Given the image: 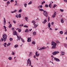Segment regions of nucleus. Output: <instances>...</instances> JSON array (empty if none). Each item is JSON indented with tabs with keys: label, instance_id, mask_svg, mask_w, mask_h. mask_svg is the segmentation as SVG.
I'll list each match as a JSON object with an SVG mask.
<instances>
[{
	"label": "nucleus",
	"instance_id": "obj_9",
	"mask_svg": "<svg viewBox=\"0 0 67 67\" xmlns=\"http://www.w3.org/2000/svg\"><path fill=\"white\" fill-rule=\"evenodd\" d=\"M6 24V20H5V18H4V21H3V24L5 25Z\"/></svg>",
	"mask_w": 67,
	"mask_h": 67
},
{
	"label": "nucleus",
	"instance_id": "obj_24",
	"mask_svg": "<svg viewBox=\"0 0 67 67\" xmlns=\"http://www.w3.org/2000/svg\"><path fill=\"white\" fill-rule=\"evenodd\" d=\"M64 46L65 47H66H66H67V44H64Z\"/></svg>",
	"mask_w": 67,
	"mask_h": 67
},
{
	"label": "nucleus",
	"instance_id": "obj_13",
	"mask_svg": "<svg viewBox=\"0 0 67 67\" xmlns=\"http://www.w3.org/2000/svg\"><path fill=\"white\" fill-rule=\"evenodd\" d=\"M6 45H7V43H5L3 44V46H4V47H6Z\"/></svg>",
	"mask_w": 67,
	"mask_h": 67
},
{
	"label": "nucleus",
	"instance_id": "obj_55",
	"mask_svg": "<svg viewBox=\"0 0 67 67\" xmlns=\"http://www.w3.org/2000/svg\"><path fill=\"white\" fill-rule=\"evenodd\" d=\"M37 53H38V52L37 51L35 55H37Z\"/></svg>",
	"mask_w": 67,
	"mask_h": 67
},
{
	"label": "nucleus",
	"instance_id": "obj_21",
	"mask_svg": "<svg viewBox=\"0 0 67 67\" xmlns=\"http://www.w3.org/2000/svg\"><path fill=\"white\" fill-rule=\"evenodd\" d=\"M24 6L25 8L26 7H27V4L25 3L24 4Z\"/></svg>",
	"mask_w": 67,
	"mask_h": 67
},
{
	"label": "nucleus",
	"instance_id": "obj_23",
	"mask_svg": "<svg viewBox=\"0 0 67 67\" xmlns=\"http://www.w3.org/2000/svg\"><path fill=\"white\" fill-rule=\"evenodd\" d=\"M9 60H12V57H9Z\"/></svg>",
	"mask_w": 67,
	"mask_h": 67
},
{
	"label": "nucleus",
	"instance_id": "obj_63",
	"mask_svg": "<svg viewBox=\"0 0 67 67\" xmlns=\"http://www.w3.org/2000/svg\"><path fill=\"white\" fill-rule=\"evenodd\" d=\"M48 21L49 22V18H48Z\"/></svg>",
	"mask_w": 67,
	"mask_h": 67
},
{
	"label": "nucleus",
	"instance_id": "obj_7",
	"mask_svg": "<svg viewBox=\"0 0 67 67\" xmlns=\"http://www.w3.org/2000/svg\"><path fill=\"white\" fill-rule=\"evenodd\" d=\"M53 58H54V60H55L57 61V62H60V60H59V59L53 57Z\"/></svg>",
	"mask_w": 67,
	"mask_h": 67
},
{
	"label": "nucleus",
	"instance_id": "obj_12",
	"mask_svg": "<svg viewBox=\"0 0 67 67\" xmlns=\"http://www.w3.org/2000/svg\"><path fill=\"white\" fill-rule=\"evenodd\" d=\"M56 46L54 45L52 47V49H55V48H56Z\"/></svg>",
	"mask_w": 67,
	"mask_h": 67
},
{
	"label": "nucleus",
	"instance_id": "obj_16",
	"mask_svg": "<svg viewBox=\"0 0 67 67\" xmlns=\"http://www.w3.org/2000/svg\"><path fill=\"white\" fill-rule=\"evenodd\" d=\"M61 53L62 55H64L65 52H63L61 51Z\"/></svg>",
	"mask_w": 67,
	"mask_h": 67
},
{
	"label": "nucleus",
	"instance_id": "obj_11",
	"mask_svg": "<svg viewBox=\"0 0 67 67\" xmlns=\"http://www.w3.org/2000/svg\"><path fill=\"white\" fill-rule=\"evenodd\" d=\"M56 12H55L52 16L53 18H54L56 16Z\"/></svg>",
	"mask_w": 67,
	"mask_h": 67
},
{
	"label": "nucleus",
	"instance_id": "obj_36",
	"mask_svg": "<svg viewBox=\"0 0 67 67\" xmlns=\"http://www.w3.org/2000/svg\"><path fill=\"white\" fill-rule=\"evenodd\" d=\"M45 3V1H44L42 2V3L41 4H44V3Z\"/></svg>",
	"mask_w": 67,
	"mask_h": 67
},
{
	"label": "nucleus",
	"instance_id": "obj_22",
	"mask_svg": "<svg viewBox=\"0 0 67 67\" xmlns=\"http://www.w3.org/2000/svg\"><path fill=\"white\" fill-rule=\"evenodd\" d=\"M60 33L61 34H63V31H60Z\"/></svg>",
	"mask_w": 67,
	"mask_h": 67
},
{
	"label": "nucleus",
	"instance_id": "obj_34",
	"mask_svg": "<svg viewBox=\"0 0 67 67\" xmlns=\"http://www.w3.org/2000/svg\"><path fill=\"white\" fill-rule=\"evenodd\" d=\"M13 40V39L12 38H10L9 39V40H10V41H12Z\"/></svg>",
	"mask_w": 67,
	"mask_h": 67
},
{
	"label": "nucleus",
	"instance_id": "obj_61",
	"mask_svg": "<svg viewBox=\"0 0 67 67\" xmlns=\"http://www.w3.org/2000/svg\"><path fill=\"white\" fill-rule=\"evenodd\" d=\"M42 5H40V7L41 8H42Z\"/></svg>",
	"mask_w": 67,
	"mask_h": 67
},
{
	"label": "nucleus",
	"instance_id": "obj_38",
	"mask_svg": "<svg viewBox=\"0 0 67 67\" xmlns=\"http://www.w3.org/2000/svg\"><path fill=\"white\" fill-rule=\"evenodd\" d=\"M56 6H57V5L55 4L54 5L53 7V8H55V7H56Z\"/></svg>",
	"mask_w": 67,
	"mask_h": 67
},
{
	"label": "nucleus",
	"instance_id": "obj_4",
	"mask_svg": "<svg viewBox=\"0 0 67 67\" xmlns=\"http://www.w3.org/2000/svg\"><path fill=\"white\" fill-rule=\"evenodd\" d=\"M31 65L32 63H31V61L30 60V59H28L27 60V66H28V65L29 64Z\"/></svg>",
	"mask_w": 67,
	"mask_h": 67
},
{
	"label": "nucleus",
	"instance_id": "obj_29",
	"mask_svg": "<svg viewBox=\"0 0 67 67\" xmlns=\"http://www.w3.org/2000/svg\"><path fill=\"white\" fill-rule=\"evenodd\" d=\"M32 4V1H30V2H29V3H28V4Z\"/></svg>",
	"mask_w": 67,
	"mask_h": 67
},
{
	"label": "nucleus",
	"instance_id": "obj_53",
	"mask_svg": "<svg viewBox=\"0 0 67 67\" xmlns=\"http://www.w3.org/2000/svg\"><path fill=\"white\" fill-rule=\"evenodd\" d=\"M42 49V48H40L39 49V50H40V51H41Z\"/></svg>",
	"mask_w": 67,
	"mask_h": 67
},
{
	"label": "nucleus",
	"instance_id": "obj_20",
	"mask_svg": "<svg viewBox=\"0 0 67 67\" xmlns=\"http://www.w3.org/2000/svg\"><path fill=\"white\" fill-rule=\"evenodd\" d=\"M18 45L16 44L14 46V47H15V48H16V47H18Z\"/></svg>",
	"mask_w": 67,
	"mask_h": 67
},
{
	"label": "nucleus",
	"instance_id": "obj_64",
	"mask_svg": "<svg viewBox=\"0 0 67 67\" xmlns=\"http://www.w3.org/2000/svg\"><path fill=\"white\" fill-rule=\"evenodd\" d=\"M11 45V43H9V45Z\"/></svg>",
	"mask_w": 67,
	"mask_h": 67
},
{
	"label": "nucleus",
	"instance_id": "obj_15",
	"mask_svg": "<svg viewBox=\"0 0 67 67\" xmlns=\"http://www.w3.org/2000/svg\"><path fill=\"white\" fill-rule=\"evenodd\" d=\"M48 26L49 27V28H50L51 27V23H49L48 24Z\"/></svg>",
	"mask_w": 67,
	"mask_h": 67
},
{
	"label": "nucleus",
	"instance_id": "obj_10",
	"mask_svg": "<svg viewBox=\"0 0 67 67\" xmlns=\"http://www.w3.org/2000/svg\"><path fill=\"white\" fill-rule=\"evenodd\" d=\"M27 41L28 42H30L31 41V38H27Z\"/></svg>",
	"mask_w": 67,
	"mask_h": 67
},
{
	"label": "nucleus",
	"instance_id": "obj_39",
	"mask_svg": "<svg viewBox=\"0 0 67 67\" xmlns=\"http://www.w3.org/2000/svg\"><path fill=\"white\" fill-rule=\"evenodd\" d=\"M49 8H51V4H50L49 5Z\"/></svg>",
	"mask_w": 67,
	"mask_h": 67
},
{
	"label": "nucleus",
	"instance_id": "obj_28",
	"mask_svg": "<svg viewBox=\"0 0 67 67\" xmlns=\"http://www.w3.org/2000/svg\"><path fill=\"white\" fill-rule=\"evenodd\" d=\"M15 16V17H16V18H17V19H18V18H19V16L18 15H16Z\"/></svg>",
	"mask_w": 67,
	"mask_h": 67
},
{
	"label": "nucleus",
	"instance_id": "obj_48",
	"mask_svg": "<svg viewBox=\"0 0 67 67\" xmlns=\"http://www.w3.org/2000/svg\"><path fill=\"white\" fill-rule=\"evenodd\" d=\"M12 30L13 31H14V28H12Z\"/></svg>",
	"mask_w": 67,
	"mask_h": 67
},
{
	"label": "nucleus",
	"instance_id": "obj_18",
	"mask_svg": "<svg viewBox=\"0 0 67 67\" xmlns=\"http://www.w3.org/2000/svg\"><path fill=\"white\" fill-rule=\"evenodd\" d=\"M21 40L23 42V43H24V42H25V41H24V40L23 39V38H21Z\"/></svg>",
	"mask_w": 67,
	"mask_h": 67
},
{
	"label": "nucleus",
	"instance_id": "obj_51",
	"mask_svg": "<svg viewBox=\"0 0 67 67\" xmlns=\"http://www.w3.org/2000/svg\"><path fill=\"white\" fill-rule=\"evenodd\" d=\"M65 2H67V0H64Z\"/></svg>",
	"mask_w": 67,
	"mask_h": 67
},
{
	"label": "nucleus",
	"instance_id": "obj_26",
	"mask_svg": "<svg viewBox=\"0 0 67 67\" xmlns=\"http://www.w3.org/2000/svg\"><path fill=\"white\" fill-rule=\"evenodd\" d=\"M39 55H40V54H38L36 55V57H38L39 56Z\"/></svg>",
	"mask_w": 67,
	"mask_h": 67
},
{
	"label": "nucleus",
	"instance_id": "obj_58",
	"mask_svg": "<svg viewBox=\"0 0 67 67\" xmlns=\"http://www.w3.org/2000/svg\"><path fill=\"white\" fill-rule=\"evenodd\" d=\"M13 55H14V53L13 52V54H12Z\"/></svg>",
	"mask_w": 67,
	"mask_h": 67
},
{
	"label": "nucleus",
	"instance_id": "obj_52",
	"mask_svg": "<svg viewBox=\"0 0 67 67\" xmlns=\"http://www.w3.org/2000/svg\"><path fill=\"white\" fill-rule=\"evenodd\" d=\"M45 49V47H43L42 48V49Z\"/></svg>",
	"mask_w": 67,
	"mask_h": 67
},
{
	"label": "nucleus",
	"instance_id": "obj_2",
	"mask_svg": "<svg viewBox=\"0 0 67 67\" xmlns=\"http://www.w3.org/2000/svg\"><path fill=\"white\" fill-rule=\"evenodd\" d=\"M3 37L4 39V42H5L7 38V35L5 34L3 35Z\"/></svg>",
	"mask_w": 67,
	"mask_h": 67
},
{
	"label": "nucleus",
	"instance_id": "obj_33",
	"mask_svg": "<svg viewBox=\"0 0 67 67\" xmlns=\"http://www.w3.org/2000/svg\"><path fill=\"white\" fill-rule=\"evenodd\" d=\"M47 22V21L46 20H45L44 21H43V22L44 23V24H45V23H46V22Z\"/></svg>",
	"mask_w": 67,
	"mask_h": 67
},
{
	"label": "nucleus",
	"instance_id": "obj_60",
	"mask_svg": "<svg viewBox=\"0 0 67 67\" xmlns=\"http://www.w3.org/2000/svg\"><path fill=\"white\" fill-rule=\"evenodd\" d=\"M54 24V22H52L51 23V25H53Z\"/></svg>",
	"mask_w": 67,
	"mask_h": 67
},
{
	"label": "nucleus",
	"instance_id": "obj_59",
	"mask_svg": "<svg viewBox=\"0 0 67 67\" xmlns=\"http://www.w3.org/2000/svg\"><path fill=\"white\" fill-rule=\"evenodd\" d=\"M37 26H38V25H36V26H35V28H36V27H37Z\"/></svg>",
	"mask_w": 67,
	"mask_h": 67
},
{
	"label": "nucleus",
	"instance_id": "obj_45",
	"mask_svg": "<svg viewBox=\"0 0 67 67\" xmlns=\"http://www.w3.org/2000/svg\"><path fill=\"white\" fill-rule=\"evenodd\" d=\"M7 5H9V1H7Z\"/></svg>",
	"mask_w": 67,
	"mask_h": 67
},
{
	"label": "nucleus",
	"instance_id": "obj_50",
	"mask_svg": "<svg viewBox=\"0 0 67 67\" xmlns=\"http://www.w3.org/2000/svg\"><path fill=\"white\" fill-rule=\"evenodd\" d=\"M13 22L14 23H16V22L14 20L13 21Z\"/></svg>",
	"mask_w": 67,
	"mask_h": 67
},
{
	"label": "nucleus",
	"instance_id": "obj_40",
	"mask_svg": "<svg viewBox=\"0 0 67 67\" xmlns=\"http://www.w3.org/2000/svg\"><path fill=\"white\" fill-rule=\"evenodd\" d=\"M40 11H43V10L42 9H40Z\"/></svg>",
	"mask_w": 67,
	"mask_h": 67
},
{
	"label": "nucleus",
	"instance_id": "obj_19",
	"mask_svg": "<svg viewBox=\"0 0 67 67\" xmlns=\"http://www.w3.org/2000/svg\"><path fill=\"white\" fill-rule=\"evenodd\" d=\"M25 32H29V30H28V29H27L25 31Z\"/></svg>",
	"mask_w": 67,
	"mask_h": 67
},
{
	"label": "nucleus",
	"instance_id": "obj_57",
	"mask_svg": "<svg viewBox=\"0 0 67 67\" xmlns=\"http://www.w3.org/2000/svg\"><path fill=\"white\" fill-rule=\"evenodd\" d=\"M20 26H23V24H22V25H20Z\"/></svg>",
	"mask_w": 67,
	"mask_h": 67
},
{
	"label": "nucleus",
	"instance_id": "obj_46",
	"mask_svg": "<svg viewBox=\"0 0 67 67\" xmlns=\"http://www.w3.org/2000/svg\"><path fill=\"white\" fill-rule=\"evenodd\" d=\"M1 41L2 42H3V41H4V39L3 38H2Z\"/></svg>",
	"mask_w": 67,
	"mask_h": 67
},
{
	"label": "nucleus",
	"instance_id": "obj_5",
	"mask_svg": "<svg viewBox=\"0 0 67 67\" xmlns=\"http://www.w3.org/2000/svg\"><path fill=\"white\" fill-rule=\"evenodd\" d=\"M13 35H16V36H18V33L16 32V31H15L13 32Z\"/></svg>",
	"mask_w": 67,
	"mask_h": 67
},
{
	"label": "nucleus",
	"instance_id": "obj_31",
	"mask_svg": "<svg viewBox=\"0 0 67 67\" xmlns=\"http://www.w3.org/2000/svg\"><path fill=\"white\" fill-rule=\"evenodd\" d=\"M18 31L19 32H21V29H19L18 30Z\"/></svg>",
	"mask_w": 67,
	"mask_h": 67
},
{
	"label": "nucleus",
	"instance_id": "obj_44",
	"mask_svg": "<svg viewBox=\"0 0 67 67\" xmlns=\"http://www.w3.org/2000/svg\"><path fill=\"white\" fill-rule=\"evenodd\" d=\"M32 52H30V54H29V56H30L31 55H32Z\"/></svg>",
	"mask_w": 67,
	"mask_h": 67
},
{
	"label": "nucleus",
	"instance_id": "obj_3",
	"mask_svg": "<svg viewBox=\"0 0 67 67\" xmlns=\"http://www.w3.org/2000/svg\"><path fill=\"white\" fill-rule=\"evenodd\" d=\"M59 51H55L54 52H53L52 54L53 55H56L57 54H59Z\"/></svg>",
	"mask_w": 67,
	"mask_h": 67
},
{
	"label": "nucleus",
	"instance_id": "obj_35",
	"mask_svg": "<svg viewBox=\"0 0 67 67\" xmlns=\"http://www.w3.org/2000/svg\"><path fill=\"white\" fill-rule=\"evenodd\" d=\"M19 13H21V12H22V10L21 9H20L19 11Z\"/></svg>",
	"mask_w": 67,
	"mask_h": 67
},
{
	"label": "nucleus",
	"instance_id": "obj_47",
	"mask_svg": "<svg viewBox=\"0 0 67 67\" xmlns=\"http://www.w3.org/2000/svg\"><path fill=\"white\" fill-rule=\"evenodd\" d=\"M10 2H14V0H11Z\"/></svg>",
	"mask_w": 67,
	"mask_h": 67
},
{
	"label": "nucleus",
	"instance_id": "obj_27",
	"mask_svg": "<svg viewBox=\"0 0 67 67\" xmlns=\"http://www.w3.org/2000/svg\"><path fill=\"white\" fill-rule=\"evenodd\" d=\"M45 7H46V8H48V5L46 4L45 5Z\"/></svg>",
	"mask_w": 67,
	"mask_h": 67
},
{
	"label": "nucleus",
	"instance_id": "obj_14",
	"mask_svg": "<svg viewBox=\"0 0 67 67\" xmlns=\"http://www.w3.org/2000/svg\"><path fill=\"white\" fill-rule=\"evenodd\" d=\"M33 34L34 35H36V33L35 32H33Z\"/></svg>",
	"mask_w": 67,
	"mask_h": 67
},
{
	"label": "nucleus",
	"instance_id": "obj_41",
	"mask_svg": "<svg viewBox=\"0 0 67 67\" xmlns=\"http://www.w3.org/2000/svg\"><path fill=\"white\" fill-rule=\"evenodd\" d=\"M60 10L61 12H64V10L63 9H60Z\"/></svg>",
	"mask_w": 67,
	"mask_h": 67
},
{
	"label": "nucleus",
	"instance_id": "obj_56",
	"mask_svg": "<svg viewBox=\"0 0 67 67\" xmlns=\"http://www.w3.org/2000/svg\"><path fill=\"white\" fill-rule=\"evenodd\" d=\"M64 34H66L67 35V31L64 33Z\"/></svg>",
	"mask_w": 67,
	"mask_h": 67
},
{
	"label": "nucleus",
	"instance_id": "obj_25",
	"mask_svg": "<svg viewBox=\"0 0 67 67\" xmlns=\"http://www.w3.org/2000/svg\"><path fill=\"white\" fill-rule=\"evenodd\" d=\"M9 27V28H10V27H12V24H10Z\"/></svg>",
	"mask_w": 67,
	"mask_h": 67
},
{
	"label": "nucleus",
	"instance_id": "obj_17",
	"mask_svg": "<svg viewBox=\"0 0 67 67\" xmlns=\"http://www.w3.org/2000/svg\"><path fill=\"white\" fill-rule=\"evenodd\" d=\"M61 23H64V21H63V19H62L61 20Z\"/></svg>",
	"mask_w": 67,
	"mask_h": 67
},
{
	"label": "nucleus",
	"instance_id": "obj_1",
	"mask_svg": "<svg viewBox=\"0 0 67 67\" xmlns=\"http://www.w3.org/2000/svg\"><path fill=\"white\" fill-rule=\"evenodd\" d=\"M43 14L45 16L47 17V16H48V13H47V12H46L45 11H44V10H43Z\"/></svg>",
	"mask_w": 67,
	"mask_h": 67
},
{
	"label": "nucleus",
	"instance_id": "obj_62",
	"mask_svg": "<svg viewBox=\"0 0 67 67\" xmlns=\"http://www.w3.org/2000/svg\"><path fill=\"white\" fill-rule=\"evenodd\" d=\"M4 29H6V27H5V26H4Z\"/></svg>",
	"mask_w": 67,
	"mask_h": 67
},
{
	"label": "nucleus",
	"instance_id": "obj_32",
	"mask_svg": "<svg viewBox=\"0 0 67 67\" xmlns=\"http://www.w3.org/2000/svg\"><path fill=\"white\" fill-rule=\"evenodd\" d=\"M25 19L26 21L27 22V19H28V18H27V17H25Z\"/></svg>",
	"mask_w": 67,
	"mask_h": 67
},
{
	"label": "nucleus",
	"instance_id": "obj_6",
	"mask_svg": "<svg viewBox=\"0 0 67 67\" xmlns=\"http://www.w3.org/2000/svg\"><path fill=\"white\" fill-rule=\"evenodd\" d=\"M52 46L54 45L56 46L57 45V44L54 42L53 41L52 42Z\"/></svg>",
	"mask_w": 67,
	"mask_h": 67
},
{
	"label": "nucleus",
	"instance_id": "obj_49",
	"mask_svg": "<svg viewBox=\"0 0 67 67\" xmlns=\"http://www.w3.org/2000/svg\"><path fill=\"white\" fill-rule=\"evenodd\" d=\"M16 12V10L15 9V10L14 11V12L15 13V12Z\"/></svg>",
	"mask_w": 67,
	"mask_h": 67
},
{
	"label": "nucleus",
	"instance_id": "obj_8",
	"mask_svg": "<svg viewBox=\"0 0 67 67\" xmlns=\"http://www.w3.org/2000/svg\"><path fill=\"white\" fill-rule=\"evenodd\" d=\"M31 23H33V25H34V26H36V24H35V21L34 20H32V22Z\"/></svg>",
	"mask_w": 67,
	"mask_h": 67
},
{
	"label": "nucleus",
	"instance_id": "obj_37",
	"mask_svg": "<svg viewBox=\"0 0 67 67\" xmlns=\"http://www.w3.org/2000/svg\"><path fill=\"white\" fill-rule=\"evenodd\" d=\"M32 44H35V42L34 41H33L32 42Z\"/></svg>",
	"mask_w": 67,
	"mask_h": 67
},
{
	"label": "nucleus",
	"instance_id": "obj_43",
	"mask_svg": "<svg viewBox=\"0 0 67 67\" xmlns=\"http://www.w3.org/2000/svg\"><path fill=\"white\" fill-rule=\"evenodd\" d=\"M24 27H27H27H28V26H27L25 25L24 26Z\"/></svg>",
	"mask_w": 67,
	"mask_h": 67
},
{
	"label": "nucleus",
	"instance_id": "obj_30",
	"mask_svg": "<svg viewBox=\"0 0 67 67\" xmlns=\"http://www.w3.org/2000/svg\"><path fill=\"white\" fill-rule=\"evenodd\" d=\"M19 18H21V14H19Z\"/></svg>",
	"mask_w": 67,
	"mask_h": 67
},
{
	"label": "nucleus",
	"instance_id": "obj_54",
	"mask_svg": "<svg viewBox=\"0 0 67 67\" xmlns=\"http://www.w3.org/2000/svg\"><path fill=\"white\" fill-rule=\"evenodd\" d=\"M56 43H59V42L58 41H57L56 42Z\"/></svg>",
	"mask_w": 67,
	"mask_h": 67
},
{
	"label": "nucleus",
	"instance_id": "obj_42",
	"mask_svg": "<svg viewBox=\"0 0 67 67\" xmlns=\"http://www.w3.org/2000/svg\"><path fill=\"white\" fill-rule=\"evenodd\" d=\"M17 38L18 39H17V40L18 41V40H20V39L19 38V36H17Z\"/></svg>",
	"mask_w": 67,
	"mask_h": 67
}]
</instances>
